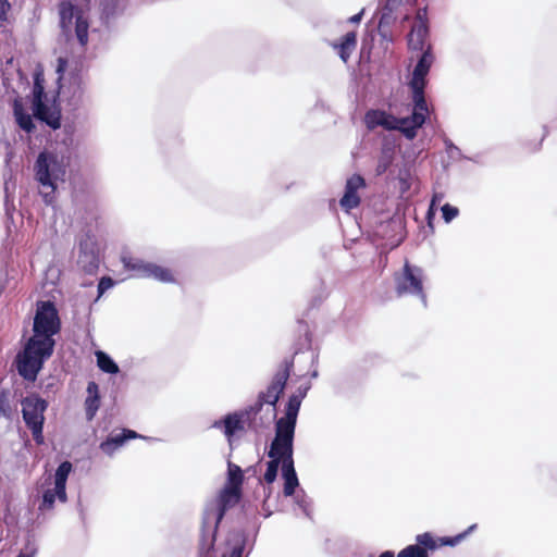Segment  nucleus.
Returning <instances> with one entry per match:
<instances>
[{"mask_svg":"<svg viewBox=\"0 0 557 557\" xmlns=\"http://www.w3.org/2000/svg\"><path fill=\"white\" fill-rule=\"evenodd\" d=\"M60 331L61 319L54 304L50 300H38L33 321V334L16 356L17 372L24 380L36 381L45 362L53 354L54 336Z\"/></svg>","mask_w":557,"mask_h":557,"instance_id":"obj_1","label":"nucleus"},{"mask_svg":"<svg viewBox=\"0 0 557 557\" xmlns=\"http://www.w3.org/2000/svg\"><path fill=\"white\" fill-rule=\"evenodd\" d=\"M243 480L244 474L240 467L228 462V482L231 486L223 490L216 498L209 502L203 510L199 547L200 557H207L213 548L218 525L226 510L238 502L239 486Z\"/></svg>","mask_w":557,"mask_h":557,"instance_id":"obj_2","label":"nucleus"},{"mask_svg":"<svg viewBox=\"0 0 557 557\" xmlns=\"http://www.w3.org/2000/svg\"><path fill=\"white\" fill-rule=\"evenodd\" d=\"M66 168L65 158L55 151L44 150L37 156L33 171L46 205L53 203L58 183L64 182Z\"/></svg>","mask_w":557,"mask_h":557,"instance_id":"obj_3","label":"nucleus"},{"mask_svg":"<svg viewBox=\"0 0 557 557\" xmlns=\"http://www.w3.org/2000/svg\"><path fill=\"white\" fill-rule=\"evenodd\" d=\"M428 114L429 112L418 110V107L413 104L410 116L398 119L382 110H370L366 113L364 122L369 129H374L377 126L388 131L397 129L407 139L412 140L417 136L418 129L425 123Z\"/></svg>","mask_w":557,"mask_h":557,"instance_id":"obj_4","label":"nucleus"},{"mask_svg":"<svg viewBox=\"0 0 557 557\" xmlns=\"http://www.w3.org/2000/svg\"><path fill=\"white\" fill-rule=\"evenodd\" d=\"M60 26L63 35L70 41L72 32L78 45V53H83L88 42V21L85 12L75 7L70 0H61L59 5Z\"/></svg>","mask_w":557,"mask_h":557,"instance_id":"obj_5","label":"nucleus"},{"mask_svg":"<svg viewBox=\"0 0 557 557\" xmlns=\"http://www.w3.org/2000/svg\"><path fill=\"white\" fill-rule=\"evenodd\" d=\"M434 60L435 57L432 52L431 46L429 45L418 59L410 81L413 104L418 107V110H425L426 112H429V108L424 97V88L426 85V75L434 63Z\"/></svg>","mask_w":557,"mask_h":557,"instance_id":"obj_6","label":"nucleus"},{"mask_svg":"<svg viewBox=\"0 0 557 557\" xmlns=\"http://www.w3.org/2000/svg\"><path fill=\"white\" fill-rule=\"evenodd\" d=\"M290 367L292 363L285 361L282 368L273 376L272 382L267 387V391L259 393L257 401L250 406V408L253 410V414H258L264 405H271L272 408L270 410V417L267 419L271 420L276 417L275 405L286 386L287 380L289 377Z\"/></svg>","mask_w":557,"mask_h":557,"instance_id":"obj_7","label":"nucleus"},{"mask_svg":"<svg viewBox=\"0 0 557 557\" xmlns=\"http://www.w3.org/2000/svg\"><path fill=\"white\" fill-rule=\"evenodd\" d=\"M48 403L38 395H30L22 400V414L25 424L30 430L36 444H44L45 411Z\"/></svg>","mask_w":557,"mask_h":557,"instance_id":"obj_8","label":"nucleus"},{"mask_svg":"<svg viewBox=\"0 0 557 557\" xmlns=\"http://www.w3.org/2000/svg\"><path fill=\"white\" fill-rule=\"evenodd\" d=\"M256 417L257 414H253V410L249 406L242 411L226 414L222 420L214 421L212 428L221 429L223 426L224 435L226 436L230 446H232L234 434L243 431L245 429V423H248L249 428L253 430H258L259 428L270 423V419H267L265 421L261 419V421L258 422Z\"/></svg>","mask_w":557,"mask_h":557,"instance_id":"obj_9","label":"nucleus"},{"mask_svg":"<svg viewBox=\"0 0 557 557\" xmlns=\"http://www.w3.org/2000/svg\"><path fill=\"white\" fill-rule=\"evenodd\" d=\"M121 261L127 271L133 272V276L135 277L154 278L161 283L174 282V276L168 268L145 261L128 253H123L121 256Z\"/></svg>","mask_w":557,"mask_h":557,"instance_id":"obj_10","label":"nucleus"},{"mask_svg":"<svg viewBox=\"0 0 557 557\" xmlns=\"http://www.w3.org/2000/svg\"><path fill=\"white\" fill-rule=\"evenodd\" d=\"M396 293L398 296H416L423 306H426V296L423 290V271L421 268L405 263L400 273L395 276Z\"/></svg>","mask_w":557,"mask_h":557,"instance_id":"obj_11","label":"nucleus"},{"mask_svg":"<svg viewBox=\"0 0 557 557\" xmlns=\"http://www.w3.org/2000/svg\"><path fill=\"white\" fill-rule=\"evenodd\" d=\"M282 438L283 437L274 435L268 451V457L270 460L267 462V470L263 476L268 484H272L276 480L280 466L282 470L284 469L286 457L283 454L286 453L283 449H289V457L294 456V442Z\"/></svg>","mask_w":557,"mask_h":557,"instance_id":"obj_12","label":"nucleus"},{"mask_svg":"<svg viewBox=\"0 0 557 557\" xmlns=\"http://www.w3.org/2000/svg\"><path fill=\"white\" fill-rule=\"evenodd\" d=\"M78 248V264L86 272H94L99 265L100 246L96 234L90 228L81 234Z\"/></svg>","mask_w":557,"mask_h":557,"instance_id":"obj_13","label":"nucleus"},{"mask_svg":"<svg viewBox=\"0 0 557 557\" xmlns=\"http://www.w3.org/2000/svg\"><path fill=\"white\" fill-rule=\"evenodd\" d=\"M72 471V463L63 461L59 465L54 473V488H48L42 495L40 504L41 510H49L53 507L55 498L60 502H66V481Z\"/></svg>","mask_w":557,"mask_h":557,"instance_id":"obj_14","label":"nucleus"},{"mask_svg":"<svg viewBox=\"0 0 557 557\" xmlns=\"http://www.w3.org/2000/svg\"><path fill=\"white\" fill-rule=\"evenodd\" d=\"M302 399L295 394L288 398L285 416L277 419L275 422V435L283 437L282 440H289L294 442L295 429L297 423L298 412Z\"/></svg>","mask_w":557,"mask_h":557,"instance_id":"obj_15","label":"nucleus"},{"mask_svg":"<svg viewBox=\"0 0 557 557\" xmlns=\"http://www.w3.org/2000/svg\"><path fill=\"white\" fill-rule=\"evenodd\" d=\"M416 542L401 549L397 557H429V550L438 548L436 539L429 532L418 534Z\"/></svg>","mask_w":557,"mask_h":557,"instance_id":"obj_16","label":"nucleus"},{"mask_svg":"<svg viewBox=\"0 0 557 557\" xmlns=\"http://www.w3.org/2000/svg\"><path fill=\"white\" fill-rule=\"evenodd\" d=\"M364 186V180L360 175H352L346 182L345 193L339 200L341 207L349 211L360 203V198L357 194L358 189Z\"/></svg>","mask_w":557,"mask_h":557,"instance_id":"obj_17","label":"nucleus"},{"mask_svg":"<svg viewBox=\"0 0 557 557\" xmlns=\"http://www.w3.org/2000/svg\"><path fill=\"white\" fill-rule=\"evenodd\" d=\"M286 454L284 469L282 473V478L284 480L283 494L286 497H290L295 495L296 488L299 485L298 476L294 466V457H289V449H284Z\"/></svg>","mask_w":557,"mask_h":557,"instance_id":"obj_18","label":"nucleus"},{"mask_svg":"<svg viewBox=\"0 0 557 557\" xmlns=\"http://www.w3.org/2000/svg\"><path fill=\"white\" fill-rule=\"evenodd\" d=\"M143 437L138 433L129 429H123L122 432L110 434L106 441L100 444V449L111 456L120 448L127 440Z\"/></svg>","mask_w":557,"mask_h":557,"instance_id":"obj_19","label":"nucleus"},{"mask_svg":"<svg viewBox=\"0 0 557 557\" xmlns=\"http://www.w3.org/2000/svg\"><path fill=\"white\" fill-rule=\"evenodd\" d=\"M429 34V27L426 22L422 20L421 15L418 14V18L414 22L411 32L408 37V44L410 48L414 50H423L424 41Z\"/></svg>","mask_w":557,"mask_h":557,"instance_id":"obj_20","label":"nucleus"},{"mask_svg":"<svg viewBox=\"0 0 557 557\" xmlns=\"http://www.w3.org/2000/svg\"><path fill=\"white\" fill-rule=\"evenodd\" d=\"M34 114L37 119L46 122L52 129H58L61 126L60 114L51 111L40 99L34 102Z\"/></svg>","mask_w":557,"mask_h":557,"instance_id":"obj_21","label":"nucleus"},{"mask_svg":"<svg viewBox=\"0 0 557 557\" xmlns=\"http://www.w3.org/2000/svg\"><path fill=\"white\" fill-rule=\"evenodd\" d=\"M396 154L395 145L389 141H384L381 149V154L379 157L377 165H376V175L384 174L387 169L394 162Z\"/></svg>","mask_w":557,"mask_h":557,"instance_id":"obj_22","label":"nucleus"},{"mask_svg":"<svg viewBox=\"0 0 557 557\" xmlns=\"http://www.w3.org/2000/svg\"><path fill=\"white\" fill-rule=\"evenodd\" d=\"M88 397L85 400L87 420H92L99 408V394L98 385L95 382H89L87 385Z\"/></svg>","mask_w":557,"mask_h":557,"instance_id":"obj_23","label":"nucleus"},{"mask_svg":"<svg viewBox=\"0 0 557 557\" xmlns=\"http://www.w3.org/2000/svg\"><path fill=\"white\" fill-rule=\"evenodd\" d=\"M13 113L17 125L23 131L30 133L35 128L32 116L25 111L22 103L17 100L13 103Z\"/></svg>","mask_w":557,"mask_h":557,"instance_id":"obj_24","label":"nucleus"},{"mask_svg":"<svg viewBox=\"0 0 557 557\" xmlns=\"http://www.w3.org/2000/svg\"><path fill=\"white\" fill-rule=\"evenodd\" d=\"M356 45H357V36H356V33L354 32H349L347 33L343 38H342V41L341 44L338 45H334V48L335 49H338V54H339V58L344 61V62H347L350 54L352 53V51L355 50L356 48Z\"/></svg>","mask_w":557,"mask_h":557,"instance_id":"obj_25","label":"nucleus"},{"mask_svg":"<svg viewBox=\"0 0 557 557\" xmlns=\"http://www.w3.org/2000/svg\"><path fill=\"white\" fill-rule=\"evenodd\" d=\"M245 539L242 534L235 533L227 540V547L222 557H244Z\"/></svg>","mask_w":557,"mask_h":557,"instance_id":"obj_26","label":"nucleus"},{"mask_svg":"<svg viewBox=\"0 0 557 557\" xmlns=\"http://www.w3.org/2000/svg\"><path fill=\"white\" fill-rule=\"evenodd\" d=\"M96 358L97 364L101 371L110 374L119 373V366L107 352L98 350L96 352Z\"/></svg>","mask_w":557,"mask_h":557,"instance_id":"obj_27","label":"nucleus"},{"mask_svg":"<svg viewBox=\"0 0 557 557\" xmlns=\"http://www.w3.org/2000/svg\"><path fill=\"white\" fill-rule=\"evenodd\" d=\"M476 528V524L470 525L465 532L456 535V536H447V537H440L436 539L438 547L440 546H455L458 543H460L463 539H466L467 535H469L471 532H473Z\"/></svg>","mask_w":557,"mask_h":557,"instance_id":"obj_28","label":"nucleus"},{"mask_svg":"<svg viewBox=\"0 0 557 557\" xmlns=\"http://www.w3.org/2000/svg\"><path fill=\"white\" fill-rule=\"evenodd\" d=\"M11 393L7 389H0V418L11 419L12 407L10 403Z\"/></svg>","mask_w":557,"mask_h":557,"instance_id":"obj_29","label":"nucleus"},{"mask_svg":"<svg viewBox=\"0 0 557 557\" xmlns=\"http://www.w3.org/2000/svg\"><path fill=\"white\" fill-rule=\"evenodd\" d=\"M442 215L445 223H450L455 218L458 216L459 210L449 203H445L442 208Z\"/></svg>","mask_w":557,"mask_h":557,"instance_id":"obj_30","label":"nucleus"},{"mask_svg":"<svg viewBox=\"0 0 557 557\" xmlns=\"http://www.w3.org/2000/svg\"><path fill=\"white\" fill-rule=\"evenodd\" d=\"M37 553L38 546L35 541L27 540L16 557H36Z\"/></svg>","mask_w":557,"mask_h":557,"instance_id":"obj_31","label":"nucleus"},{"mask_svg":"<svg viewBox=\"0 0 557 557\" xmlns=\"http://www.w3.org/2000/svg\"><path fill=\"white\" fill-rule=\"evenodd\" d=\"M114 285V281L109 277V276H103L100 281H99V284H98V293H99V296H101L106 290L110 289L111 287H113Z\"/></svg>","mask_w":557,"mask_h":557,"instance_id":"obj_32","label":"nucleus"},{"mask_svg":"<svg viewBox=\"0 0 557 557\" xmlns=\"http://www.w3.org/2000/svg\"><path fill=\"white\" fill-rule=\"evenodd\" d=\"M296 505L302 509V511L308 516V500L306 494L302 492L301 494L295 495Z\"/></svg>","mask_w":557,"mask_h":557,"instance_id":"obj_33","label":"nucleus"},{"mask_svg":"<svg viewBox=\"0 0 557 557\" xmlns=\"http://www.w3.org/2000/svg\"><path fill=\"white\" fill-rule=\"evenodd\" d=\"M412 0H386L385 9L388 10L389 12H393L398 7L404 5V4H408Z\"/></svg>","mask_w":557,"mask_h":557,"instance_id":"obj_34","label":"nucleus"},{"mask_svg":"<svg viewBox=\"0 0 557 557\" xmlns=\"http://www.w3.org/2000/svg\"><path fill=\"white\" fill-rule=\"evenodd\" d=\"M103 7L107 14H112L120 8L119 0H103Z\"/></svg>","mask_w":557,"mask_h":557,"instance_id":"obj_35","label":"nucleus"},{"mask_svg":"<svg viewBox=\"0 0 557 557\" xmlns=\"http://www.w3.org/2000/svg\"><path fill=\"white\" fill-rule=\"evenodd\" d=\"M69 60L64 57H59L58 59V66H57V73L59 74V78L62 77L63 73L65 72L67 67Z\"/></svg>","mask_w":557,"mask_h":557,"instance_id":"obj_36","label":"nucleus"},{"mask_svg":"<svg viewBox=\"0 0 557 557\" xmlns=\"http://www.w3.org/2000/svg\"><path fill=\"white\" fill-rule=\"evenodd\" d=\"M10 9L8 0H0V21L7 20V12Z\"/></svg>","mask_w":557,"mask_h":557,"instance_id":"obj_37","label":"nucleus"},{"mask_svg":"<svg viewBox=\"0 0 557 557\" xmlns=\"http://www.w3.org/2000/svg\"><path fill=\"white\" fill-rule=\"evenodd\" d=\"M444 199V194L442 193H434L431 198V210L435 208L437 205L441 203V201Z\"/></svg>","mask_w":557,"mask_h":557,"instance_id":"obj_38","label":"nucleus"},{"mask_svg":"<svg viewBox=\"0 0 557 557\" xmlns=\"http://www.w3.org/2000/svg\"><path fill=\"white\" fill-rule=\"evenodd\" d=\"M309 389L310 385L299 386L294 394L298 396L300 399H304Z\"/></svg>","mask_w":557,"mask_h":557,"instance_id":"obj_39","label":"nucleus"},{"mask_svg":"<svg viewBox=\"0 0 557 557\" xmlns=\"http://www.w3.org/2000/svg\"><path fill=\"white\" fill-rule=\"evenodd\" d=\"M445 146H446V149L449 153H453L454 151L456 152H459V148L456 147L450 140L446 139L445 140Z\"/></svg>","mask_w":557,"mask_h":557,"instance_id":"obj_40","label":"nucleus"},{"mask_svg":"<svg viewBox=\"0 0 557 557\" xmlns=\"http://www.w3.org/2000/svg\"><path fill=\"white\" fill-rule=\"evenodd\" d=\"M362 15H363V10H361L359 13L352 15L350 18H349V22L350 23H354V24H357L361 21L362 18Z\"/></svg>","mask_w":557,"mask_h":557,"instance_id":"obj_41","label":"nucleus"},{"mask_svg":"<svg viewBox=\"0 0 557 557\" xmlns=\"http://www.w3.org/2000/svg\"><path fill=\"white\" fill-rule=\"evenodd\" d=\"M379 557H394V553L392 550H385Z\"/></svg>","mask_w":557,"mask_h":557,"instance_id":"obj_42","label":"nucleus"},{"mask_svg":"<svg viewBox=\"0 0 557 557\" xmlns=\"http://www.w3.org/2000/svg\"><path fill=\"white\" fill-rule=\"evenodd\" d=\"M435 214V208H433L431 210V206L429 207V210H428V213H426V218L430 220L432 216H434Z\"/></svg>","mask_w":557,"mask_h":557,"instance_id":"obj_43","label":"nucleus"},{"mask_svg":"<svg viewBox=\"0 0 557 557\" xmlns=\"http://www.w3.org/2000/svg\"><path fill=\"white\" fill-rule=\"evenodd\" d=\"M319 373L317 370H314L312 373H311V377L315 379L318 377Z\"/></svg>","mask_w":557,"mask_h":557,"instance_id":"obj_44","label":"nucleus"}]
</instances>
